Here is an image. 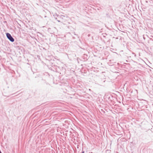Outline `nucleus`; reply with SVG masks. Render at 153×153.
<instances>
[{"instance_id":"obj_1","label":"nucleus","mask_w":153,"mask_h":153,"mask_svg":"<svg viewBox=\"0 0 153 153\" xmlns=\"http://www.w3.org/2000/svg\"><path fill=\"white\" fill-rule=\"evenodd\" d=\"M6 36L7 39L11 42H13L14 41V38L12 37L10 34L9 33H7Z\"/></svg>"},{"instance_id":"obj_2","label":"nucleus","mask_w":153,"mask_h":153,"mask_svg":"<svg viewBox=\"0 0 153 153\" xmlns=\"http://www.w3.org/2000/svg\"><path fill=\"white\" fill-rule=\"evenodd\" d=\"M83 58L85 60H87L88 59V55L87 54H84L83 56Z\"/></svg>"},{"instance_id":"obj_3","label":"nucleus","mask_w":153,"mask_h":153,"mask_svg":"<svg viewBox=\"0 0 153 153\" xmlns=\"http://www.w3.org/2000/svg\"><path fill=\"white\" fill-rule=\"evenodd\" d=\"M107 97L109 100H110L111 101L112 100L111 98H112V97H111V96L110 95H107Z\"/></svg>"},{"instance_id":"obj_4","label":"nucleus","mask_w":153,"mask_h":153,"mask_svg":"<svg viewBox=\"0 0 153 153\" xmlns=\"http://www.w3.org/2000/svg\"><path fill=\"white\" fill-rule=\"evenodd\" d=\"M59 16V15L57 14L56 13H55L53 15V16L56 19H57V17H58Z\"/></svg>"},{"instance_id":"obj_5","label":"nucleus","mask_w":153,"mask_h":153,"mask_svg":"<svg viewBox=\"0 0 153 153\" xmlns=\"http://www.w3.org/2000/svg\"><path fill=\"white\" fill-rule=\"evenodd\" d=\"M133 53V54L135 56H136V55H135V53Z\"/></svg>"},{"instance_id":"obj_6","label":"nucleus","mask_w":153,"mask_h":153,"mask_svg":"<svg viewBox=\"0 0 153 153\" xmlns=\"http://www.w3.org/2000/svg\"><path fill=\"white\" fill-rule=\"evenodd\" d=\"M84 153V151H82L81 153Z\"/></svg>"},{"instance_id":"obj_7","label":"nucleus","mask_w":153,"mask_h":153,"mask_svg":"<svg viewBox=\"0 0 153 153\" xmlns=\"http://www.w3.org/2000/svg\"><path fill=\"white\" fill-rule=\"evenodd\" d=\"M90 36V34H88V36Z\"/></svg>"},{"instance_id":"obj_8","label":"nucleus","mask_w":153,"mask_h":153,"mask_svg":"<svg viewBox=\"0 0 153 153\" xmlns=\"http://www.w3.org/2000/svg\"><path fill=\"white\" fill-rule=\"evenodd\" d=\"M58 21L59 22H60V21H59V20H58Z\"/></svg>"},{"instance_id":"obj_9","label":"nucleus","mask_w":153,"mask_h":153,"mask_svg":"<svg viewBox=\"0 0 153 153\" xmlns=\"http://www.w3.org/2000/svg\"><path fill=\"white\" fill-rule=\"evenodd\" d=\"M89 91H90L91 90V89H89Z\"/></svg>"}]
</instances>
